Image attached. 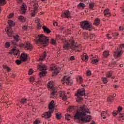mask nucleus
Instances as JSON below:
<instances>
[{
  "label": "nucleus",
  "instance_id": "f257e3e1",
  "mask_svg": "<svg viewBox=\"0 0 124 124\" xmlns=\"http://www.w3.org/2000/svg\"><path fill=\"white\" fill-rule=\"evenodd\" d=\"M90 114L89 109L85 106L80 107L73 116V119L76 123L84 124L91 122V116L87 115Z\"/></svg>",
  "mask_w": 124,
  "mask_h": 124
},
{
  "label": "nucleus",
  "instance_id": "f03ea898",
  "mask_svg": "<svg viewBox=\"0 0 124 124\" xmlns=\"http://www.w3.org/2000/svg\"><path fill=\"white\" fill-rule=\"evenodd\" d=\"M38 36L37 42L40 44L41 46L46 47V46L49 45V38L47 36L43 34L39 35Z\"/></svg>",
  "mask_w": 124,
  "mask_h": 124
},
{
  "label": "nucleus",
  "instance_id": "7ed1b4c3",
  "mask_svg": "<svg viewBox=\"0 0 124 124\" xmlns=\"http://www.w3.org/2000/svg\"><path fill=\"white\" fill-rule=\"evenodd\" d=\"M80 26L81 29H82V30H84L85 31H92L93 30V24L87 20H84L80 22Z\"/></svg>",
  "mask_w": 124,
  "mask_h": 124
},
{
  "label": "nucleus",
  "instance_id": "20e7f679",
  "mask_svg": "<svg viewBox=\"0 0 124 124\" xmlns=\"http://www.w3.org/2000/svg\"><path fill=\"white\" fill-rule=\"evenodd\" d=\"M63 49L65 50H69L70 48L73 50V51H76V52H80L79 49V46L74 44V41H72L71 46L69 45V43H65L63 46Z\"/></svg>",
  "mask_w": 124,
  "mask_h": 124
},
{
  "label": "nucleus",
  "instance_id": "39448f33",
  "mask_svg": "<svg viewBox=\"0 0 124 124\" xmlns=\"http://www.w3.org/2000/svg\"><path fill=\"white\" fill-rule=\"evenodd\" d=\"M37 70L41 71L39 74L40 77H44L47 73V66L45 64H42V63H40L38 64V65L37 66Z\"/></svg>",
  "mask_w": 124,
  "mask_h": 124
},
{
  "label": "nucleus",
  "instance_id": "423d86ee",
  "mask_svg": "<svg viewBox=\"0 0 124 124\" xmlns=\"http://www.w3.org/2000/svg\"><path fill=\"white\" fill-rule=\"evenodd\" d=\"M47 88L48 90H51L52 91L51 93L52 96H54V97H57V95H58V92H57V88H56V87H55L54 81H49L47 83Z\"/></svg>",
  "mask_w": 124,
  "mask_h": 124
},
{
  "label": "nucleus",
  "instance_id": "0eeeda50",
  "mask_svg": "<svg viewBox=\"0 0 124 124\" xmlns=\"http://www.w3.org/2000/svg\"><path fill=\"white\" fill-rule=\"evenodd\" d=\"M61 83L64 86H72L73 80L70 77L64 76L61 79Z\"/></svg>",
  "mask_w": 124,
  "mask_h": 124
},
{
  "label": "nucleus",
  "instance_id": "6e6552de",
  "mask_svg": "<svg viewBox=\"0 0 124 124\" xmlns=\"http://www.w3.org/2000/svg\"><path fill=\"white\" fill-rule=\"evenodd\" d=\"M123 48H124V44L120 45V47L117 48V49L114 52L113 55L114 58H119L123 55Z\"/></svg>",
  "mask_w": 124,
  "mask_h": 124
},
{
  "label": "nucleus",
  "instance_id": "1a4fd4ad",
  "mask_svg": "<svg viewBox=\"0 0 124 124\" xmlns=\"http://www.w3.org/2000/svg\"><path fill=\"white\" fill-rule=\"evenodd\" d=\"M50 70L53 72V75L54 76H56L60 73L61 71V68L60 67H56V64H52L50 65Z\"/></svg>",
  "mask_w": 124,
  "mask_h": 124
},
{
  "label": "nucleus",
  "instance_id": "9d476101",
  "mask_svg": "<svg viewBox=\"0 0 124 124\" xmlns=\"http://www.w3.org/2000/svg\"><path fill=\"white\" fill-rule=\"evenodd\" d=\"M85 94H86V89L84 87L78 90L75 93L76 96H84Z\"/></svg>",
  "mask_w": 124,
  "mask_h": 124
},
{
  "label": "nucleus",
  "instance_id": "9b49d317",
  "mask_svg": "<svg viewBox=\"0 0 124 124\" xmlns=\"http://www.w3.org/2000/svg\"><path fill=\"white\" fill-rule=\"evenodd\" d=\"M13 38L15 39V40L11 41V44L15 47H16V46H18V44L17 42L20 40V36L19 35H16L13 36Z\"/></svg>",
  "mask_w": 124,
  "mask_h": 124
},
{
  "label": "nucleus",
  "instance_id": "f8f14e48",
  "mask_svg": "<svg viewBox=\"0 0 124 124\" xmlns=\"http://www.w3.org/2000/svg\"><path fill=\"white\" fill-rule=\"evenodd\" d=\"M28 10L27 5L25 3H23L22 5L20 7L19 12L22 15H25Z\"/></svg>",
  "mask_w": 124,
  "mask_h": 124
},
{
  "label": "nucleus",
  "instance_id": "ddd939ff",
  "mask_svg": "<svg viewBox=\"0 0 124 124\" xmlns=\"http://www.w3.org/2000/svg\"><path fill=\"white\" fill-rule=\"evenodd\" d=\"M70 15H71L70 12H69V11H66L62 13L61 16L62 18H67V19H69V18H72V16Z\"/></svg>",
  "mask_w": 124,
  "mask_h": 124
},
{
  "label": "nucleus",
  "instance_id": "4468645a",
  "mask_svg": "<svg viewBox=\"0 0 124 124\" xmlns=\"http://www.w3.org/2000/svg\"><path fill=\"white\" fill-rule=\"evenodd\" d=\"M19 59L22 62H27V60H28V54L25 53H21Z\"/></svg>",
  "mask_w": 124,
  "mask_h": 124
},
{
  "label": "nucleus",
  "instance_id": "2eb2a0df",
  "mask_svg": "<svg viewBox=\"0 0 124 124\" xmlns=\"http://www.w3.org/2000/svg\"><path fill=\"white\" fill-rule=\"evenodd\" d=\"M42 118H45L46 120H49L52 117V113L51 112H46L42 115Z\"/></svg>",
  "mask_w": 124,
  "mask_h": 124
},
{
  "label": "nucleus",
  "instance_id": "dca6fc26",
  "mask_svg": "<svg viewBox=\"0 0 124 124\" xmlns=\"http://www.w3.org/2000/svg\"><path fill=\"white\" fill-rule=\"evenodd\" d=\"M48 108L49 109V111L53 113V111H54L53 109L55 108V101H54V100H52L50 102Z\"/></svg>",
  "mask_w": 124,
  "mask_h": 124
},
{
  "label": "nucleus",
  "instance_id": "f3484780",
  "mask_svg": "<svg viewBox=\"0 0 124 124\" xmlns=\"http://www.w3.org/2000/svg\"><path fill=\"white\" fill-rule=\"evenodd\" d=\"M118 110H114L113 112H112V115L113 116V117H116V116H117V115H118V114H120V112H122V111H123V107L119 106L118 108Z\"/></svg>",
  "mask_w": 124,
  "mask_h": 124
},
{
  "label": "nucleus",
  "instance_id": "a211bd4d",
  "mask_svg": "<svg viewBox=\"0 0 124 124\" xmlns=\"http://www.w3.org/2000/svg\"><path fill=\"white\" fill-rule=\"evenodd\" d=\"M25 49V50H28V51H32L33 47H32V45L28 42L26 43Z\"/></svg>",
  "mask_w": 124,
  "mask_h": 124
},
{
  "label": "nucleus",
  "instance_id": "6ab92c4d",
  "mask_svg": "<svg viewBox=\"0 0 124 124\" xmlns=\"http://www.w3.org/2000/svg\"><path fill=\"white\" fill-rule=\"evenodd\" d=\"M81 59L83 61V62H88V59H89V56L87 55V54L84 53L83 55L81 56Z\"/></svg>",
  "mask_w": 124,
  "mask_h": 124
},
{
  "label": "nucleus",
  "instance_id": "aec40b11",
  "mask_svg": "<svg viewBox=\"0 0 124 124\" xmlns=\"http://www.w3.org/2000/svg\"><path fill=\"white\" fill-rule=\"evenodd\" d=\"M17 18L18 20H19V21H20V22H21V23H25V22H26V17H25L23 16H19L17 17Z\"/></svg>",
  "mask_w": 124,
  "mask_h": 124
},
{
  "label": "nucleus",
  "instance_id": "412c9836",
  "mask_svg": "<svg viewBox=\"0 0 124 124\" xmlns=\"http://www.w3.org/2000/svg\"><path fill=\"white\" fill-rule=\"evenodd\" d=\"M43 30L44 31V32H45L46 33L49 34L51 32L50 30L49 29V28H48L47 27H46L45 26H43Z\"/></svg>",
  "mask_w": 124,
  "mask_h": 124
},
{
  "label": "nucleus",
  "instance_id": "4be33fe9",
  "mask_svg": "<svg viewBox=\"0 0 124 124\" xmlns=\"http://www.w3.org/2000/svg\"><path fill=\"white\" fill-rule=\"evenodd\" d=\"M86 7V4H84V3L80 2L78 5V8L79 9H84Z\"/></svg>",
  "mask_w": 124,
  "mask_h": 124
},
{
  "label": "nucleus",
  "instance_id": "5701e85b",
  "mask_svg": "<svg viewBox=\"0 0 124 124\" xmlns=\"http://www.w3.org/2000/svg\"><path fill=\"white\" fill-rule=\"evenodd\" d=\"M113 76V72L112 71H108L106 73V78H111V77Z\"/></svg>",
  "mask_w": 124,
  "mask_h": 124
},
{
  "label": "nucleus",
  "instance_id": "b1692460",
  "mask_svg": "<svg viewBox=\"0 0 124 124\" xmlns=\"http://www.w3.org/2000/svg\"><path fill=\"white\" fill-rule=\"evenodd\" d=\"M8 24L9 26H10V27H14V26H15V22L14 21H13V20H8Z\"/></svg>",
  "mask_w": 124,
  "mask_h": 124
},
{
  "label": "nucleus",
  "instance_id": "393cba45",
  "mask_svg": "<svg viewBox=\"0 0 124 124\" xmlns=\"http://www.w3.org/2000/svg\"><path fill=\"white\" fill-rule=\"evenodd\" d=\"M100 23V19L99 18H96L94 20V23L93 25L95 26H98Z\"/></svg>",
  "mask_w": 124,
  "mask_h": 124
},
{
  "label": "nucleus",
  "instance_id": "a878e982",
  "mask_svg": "<svg viewBox=\"0 0 124 124\" xmlns=\"http://www.w3.org/2000/svg\"><path fill=\"white\" fill-rule=\"evenodd\" d=\"M14 55L15 56V57L16 59H18L20 58V51L19 50H16L15 53H14Z\"/></svg>",
  "mask_w": 124,
  "mask_h": 124
},
{
  "label": "nucleus",
  "instance_id": "bb28decb",
  "mask_svg": "<svg viewBox=\"0 0 124 124\" xmlns=\"http://www.w3.org/2000/svg\"><path fill=\"white\" fill-rule=\"evenodd\" d=\"M77 99L76 100L77 101V102H82V101H83V97H82V96H77Z\"/></svg>",
  "mask_w": 124,
  "mask_h": 124
},
{
  "label": "nucleus",
  "instance_id": "cd10ccee",
  "mask_svg": "<svg viewBox=\"0 0 124 124\" xmlns=\"http://www.w3.org/2000/svg\"><path fill=\"white\" fill-rule=\"evenodd\" d=\"M8 36L9 37H12V36H13V31H6Z\"/></svg>",
  "mask_w": 124,
  "mask_h": 124
},
{
  "label": "nucleus",
  "instance_id": "c85d7f7f",
  "mask_svg": "<svg viewBox=\"0 0 124 124\" xmlns=\"http://www.w3.org/2000/svg\"><path fill=\"white\" fill-rule=\"evenodd\" d=\"M27 99L25 98H23L21 99L20 101V103H21V104H22V105H24V104H25V103H27Z\"/></svg>",
  "mask_w": 124,
  "mask_h": 124
},
{
  "label": "nucleus",
  "instance_id": "c756f323",
  "mask_svg": "<svg viewBox=\"0 0 124 124\" xmlns=\"http://www.w3.org/2000/svg\"><path fill=\"white\" fill-rule=\"evenodd\" d=\"M101 79H102V81L104 84H107V83H108V79H107V77L102 78Z\"/></svg>",
  "mask_w": 124,
  "mask_h": 124
},
{
  "label": "nucleus",
  "instance_id": "7c9ffc66",
  "mask_svg": "<svg viewBox=\"0 0 124 124\" xmlns=\"http://www.w3.org/2000/svg\"><path fill=\"white\" fill-rule=\"evenodd\" d=\"M65 119L67 120V121H70V119H71V115H70L68 113H66L65 115Z\"/></svg>",
  "mask_w": 124,
  "mask_h": 124
},
{
  "label": "nucleus",
  "instance_id": "2f4dec72",
  "mask_svg": "<svg viewBox=\"0 0 124 124\" xmlns=\"http://www.w3.org/2000/svg\"><path fill=\"white\" fill-rule=\"evenodd\" d=\"M108 101H110V103H112L114 101V97L113 96L109 95L108 97Z\"/></svg>",
  "mask_w": 124,
  "mask_h": 124
},
{
  "label": "nucleus",
  "instance_id": "473e14b6",
  "mask_svg": "<svg viewBox=\"0 0 124 124\" xmlns=\"http://www.w3.org/2000/svg\"><path fill=\"white\" fill-rule=\"evenodd\" d=\"M33 7H34V11L37 12V9L38 8V3H35L33 4Z\"/></svg>",
  "mask_w": 124,
  "mask_h": 124
},
{
  "label": "nucleus",
  "instance_id": "72a5a7b5",
  "mask_svg": "<svg viewBox=\"0 0 124 124\" xmlns=\"http://www.w3.org/2000/svg\"><path fill=\"white\" fill-rule=\"evenodd\" d=\"M56 118L57 120H61L62 119V114L61 113H56Z\"/></svg>",
  "mask_w": 124,
  "mask_h": 124
},
{
  "label": "nucleus",
  "instance_id": "f704fd0d",
  "mask_svg": "<svg viewBox=\"0 0 124 124\" xmlns=\"http://www.w3.org/2000/svg\"><path fill=\"white\" fill-rule=\"evenodd\" d=\"M7 1L6 0H0V5L3 6L4 4L6 3Z\"/></svg>",
  "mask_w": 124,
  "mask_h": 124
},
{
  "label": "nucleus",
  "instance_id": "c9c22d12",
  "mask_svg": "<svg viewBox=\"0 0 124 124\" xmlns=\"http://www.w3.org/2000/svg\"><path fill=\"white\" fill-rule=\"evenodd\" d=\"M109 51H105L103 52V56L104 57H105V58H107V57H108V56H109Z\"/></svg>",
  "mask_w": 124,
  "mask_h": 124
},
{
  "label": "nucleus",
  "instance_id": "e433bc0d",
  "mask_svg": "<svg viewBox=\"0 0 124 124\" xmlns=\"http://www.w3.org/2000/svg\"><path fill=\"white\" fill-rule=\"evenodd\" d=\"M94 3H90L89 4L90 9H93V7H94Z\"/></svg>",
  "mask_w": 124,
  "mask_h": 124
},
{
  "label": "nucleus",
  "instance_id": "4c0bfd02",
  "mask_svg": "<svg viewBox=\"0 0 124 124\" xmlns=\"http://www.w3.org/2000/svg\"><path fill=\"white\" fill-rule=\"evenodd\" d=\"M12 31V27L9 26L7 29H5V31Z\"/></svg>",
  "mask_w": 124,
  "mask_h": 124
},
{
  "label": "nucleus",
  "instance_id": "58836bf2",
  "mask_svg": "<svg viewBox=\"0 0 124 124\" xmlns=\"http://www.w3.org/2000/svg\"><path fill=\"white\" fill-rule=\"evenodd\" d=\"M5 47L7 48H8L9 47H10V42H6L5 43Z\"/></svg>",
  "mask_w": 124,
  "mask_h": 124
},
{
  "label": "nucleus",
  "instance_id": "ea45409f",
  "mask_svg": "<svg viewBox=\"0 0 124 124\" xmlns=\"http://www.w3.org/2000/svg\"><path fill=\"white\" fill-rule=\"evenodd\" d=\"M108 13H110V12H109V9H107L104 11V14L105 16H106L107 14H108Z\"/></svg>",
  "mask_w": 124,
  "mask_h": 124
},
{
  "label": "nucleus",
  "instance_id": "a19ab883",
  "mask_svg": "<svg viewBox=\"0 0 124 124\" xmlns=\"http://www.w3.org/2000/svg\"><path fill=\"white\" fill-rule=\"evenodd\" d=\"M4 68L5 69H6L7 72H10V71H11V69L9 68L8 66H4Z\"/></svg>",
  "mask_w": 124,
  "mask_h": 124
},
{
  "label": "nucleus",
  "instance_id": "79ce46f5",
  "mask_svg": "<svg viewBox=\"0 0 124 124\" xmlns=\"http://www.w3.org/2000/svg\"><path fill=\"white\" fill-rule=\"evenodd\" d=\"M16 64H17V65H19V64H21V63H22V61L17 59L16 61Z\"/></svg>",
  "mask_w": 124,
  "mask_h": 124
},
{
  "label": "nucleus",
  "instance_id": "37998d69",
  "mask_svg": "<svg viewBox=\"0 0 124 124\" xmlns=\"http://www.w3.org/2000/svg\"><path fill=\"white\" fill-rule=\"evenodd\" d=\"M50 43H51V44H52L53 45H56V43H57V42L54 39H51L50 41Z\"/></svg>",
  "mask_w": 124,
  "mask_h": 124
},
{
  "label": "nucleus",
  "instance_id": "c03bdc74",
  "mask_svg": "<svg viewBox=\"0 0 124 124\" xmlns=\"http://www.w3.org/2000/svg\"><path fill=\"white\" fill-rule=\"evenodd\" d=\"M46 57H47V53L44 51L42 54V58H43V59H45Z\"/></svg>",
  "mask_w": 124,
  "mask_h": 124
},
{
  "label": "nucleus",
  "instance_id": "a18cd8bd",
  "mask_svg": "<svg viewBox=\"0 0 124 124\" xmlns=\"http://www.w3.org/2000/svg\"><path fill=\"white\" fill-rule=\"evenodd\" d=\"M35 13H37V12L35 11H33V12L31 13V16L32 17H35Z\"/></svg>",
  "mask_w": 124,
  "mask_h": 124
},
{
  "label": "nucleus",
  "instance_id": "49530a36",
  "mask_svg": "<svg viewBox=\"0 0 124 124\" xmlns=\"http://www.w3.org/2000/svg\"><path fill=\"white\" fill-rule=\"evenodd\" d=\"M86 74H87V76H91V75H92V72H91L90 70H88L86 71Z\"/></svg>",
  "mask_w": 124,
  "mask_h": 124
},
{
  "label": "nucleus",
  "instance_id": "de8ad7c7",
  "mask_svg": "<svg viewBox=\"0 0 124 124\" xmlns=\"http://www.w3.org/2000/svg\"><path fill=\"white\" fill-rule=\"evenodd\" d=\"M14 46V48H12V53H14V54L16 52V51H17V50L16 49V46Z\"/></svg>",
  "mask_w": 124,
  "mask_h": 124
},
{
  "label": "nucleus",
  "instance_id": "09e8293b",
  "mask_svg": "<svg viewBox=\"0 0 124 124\" xmlns=\"http://www.w3.org/2000/svg\"><path fill=\"white\" fill-rule=\"evenodd\" d=\"M62 99L64 101L67 100V96H66V95H64L62 97Z\"/></svg>",
  "mask_w": 124,
  "mask_h": 124
},
{
  "label": "nucleus",
  "instance_id": "8fccbe9b",
  "mask_svg": "<svg viewBox=\"0 0 124 124\" xmlns=\"http://www.w3.org/2000/svg\"><path fill=\"white\" fill-rule=\"evenodd\" d=\"M13 16H14V14H10L8 16V19H11V18H12V17H13Z\"/></svg>",
  "mask_w": 124,
  "mask_h": 124
},
{
  "label": "nucleus",
  "instance_id": "3c124183",
  "mask_svg": "<svg viewBox=\"0 0 124 124\" xmlns=\"http://www.w3.org/2000/svg\"><path fill=\"white\" fill-rule=\"evenodd\" d=\"M93 63H95V64H97V62H98V60L97 59L93 60Z\"/></svg>",
  "mask_w": 124,
  "mask_h": 124
},
{
  "label": "nucleus",
  "instance_id": "603ef678",
  "mask_svg": "<svg viewBox=\"0 0 124 124\" xmlns=\"http://www.w3.org/2000/svg\"><path fill=\"white\" fill-rule=\"evenodd\" d=\"M30 82H34V80L35 79H34V78L31 77H30Z\"/></svg>",
  "mask_w": 124,
  "mask_h": 124
},
{
  "label": "nucleus",
  "instance_id": "864d4df0",
  "mask_svg": "<svg viewBox=\"0 0 124 124\" xmlns=\"http://www.w3.org/2000/svg\"><path fill=\"white\" fill-rule=\"evenodd\" d=\"M40 22V19L37 18H36L35 20V23H36V24H38V23H39Z\"/></svg>",
  "mask_w": 124,
  "mask_h": 124
},
{
  "label": "nucleus",
  "instance_id": "5fc2aeb1",
  "mask_svg": "<svg viewBox=\"0 0 124 124\" xmlns=\"http://www.w3.org/2000/svg\"><path fill=\"white\" fill-rule=\"evenodd\" d=\"M106 115V112L103 111L101 113V117H104Z\"/></svg>",
  "mask_w": 124,
  "mask_h": 124
},
{
  "label": "nucleus",
  "instance_id": "6e6d98bb",
  "mask_svg": "<svg viewBox=\"0 0 124 124\" xmlns=\"http://www.w3.org/2000/svg\"><path fill=\"white\" fill-rule=\"evenodd\" d=\"M42 27V25H41V24H40V23L37 24V29H38L39 30V29H40V28H41Z\"/></svg>",
  "mask_w": 124,
  "mask_h": 124
},
{
  "label": "nucleus",
  "instance_id": "4d7b16f0",
  "mask_svg": "<svg viewBox=\"0 0 124 124\" xmlns=\"http://www.w3.org/2000/svg\"><path fill=\"white\" fill-rule=\"evenodd\" d=\"M22 29L24 31H26L27 30H28V27L26 26H24L22 27Z\"/></svg>",
  "mask_w": 124,
  "mask_h": 124
},
{
  "label": "nucleus",
  "instance_id": "13d9d810",
  "mask_svg": "<svg viewBox=\"0 0 124 124\" xmlns=\"http://www.w3.org/2000/svg\"><path fill=\"white\" fill-rule=\"evenodd\" d=\"M69 59H70V61H74V60H75V58L73 56H71Z\"/></svg>",
  "mask_w": 124,
  "mask_h": 124
},
{
  "label": "nucleus",
  "instance_id": "bf43d9fd",
  "mask_svg": "<svg viewBox=\"0 0 124 124\" xmlns=\"http://www.w3.org/2000/svg\"><path fill=\"white\" fill-rule=\"evenodd\" d=\"M32 74V69H30L29 71V75H31Z\"/></svg>",
  "mask_w": 124,
  "mask_h": 124
},
{
  "label": "nucleus",
  "instance_id": "052dcab7",
  "mask_svg": "<svg viewBox=\"0 0 124 124\" xmlns=\"http://www.w3.org/2000/svg\"><path fill=\"white\" fill-rule=\"evenodd\" d=\"M64 95V92H62L60 94V97H62Z\"/></svg>",
  "mask_w": 124,
  "mask_h": 124
},
{
  "label": "nucleus",
  "instance_id": "680f3d73",
  "mask_svg": "<svg viewBox=\"0 0 124 124\" xmlns=\"http://www.w3.org/2000/svg\"><path fill=\"white\" fill-rule=\"evenodd\" d=\"M124 113H120L119 114V118H120V119H122V118L124 117Z\"/></svg>",
  "mask_w": 124,
  "mask_h": 124
},
{
  "label": "nucleus",
  "instance_id": "e2e57ef3",
  "mask_svg": "<svg viewBox=\"0 0 124 124\" xmlns=\"http://www.w3.org/2000/svg\"><path fill=\"white\" fill-rule=\"evenodd\" d=\"M119 31H124V28L123 26H120L119 27Z\"/></svg>",
  "mask_w": 124,
  "mask_h": 124
},
{
  "label": "nucleus",
  "instance_id": "0e129e2a",
  "mask_svg": "<svg viewBox=\"0 0 124 124\" xmlns=\"http://www.w3.org/2000/svg\"><path fill=\"white\" fill-rule=\"evenodd\" d=\"M106 16V17H110V16H111V13H109L108 14H107Z\"/></svg>",
  "mask_w": 124,
  "mask_h": 124
},
{
  "label": "nucleus",
  "instance_id": "69168bd1",
  "mask_svg": "<svg viewBox=\"0 0 124 124\" xmlns=\"http://www.w3.org/2000/svg\"><path fill=\"white\" fill-rule=\"evenodd\" d=\"M34 124H38V121H35L33 123Z\"/></svg>",
  "mask_w": 124,
  "mask_h": 124
},
{
  "label": "nucleus",
  "instance_id": "338daca9",
  "mask_svg": "<svg viewBox=\"0 0 124 124\" xmlns=\"http://www.w3.org/2000/svg\"><path fill=\"white\" fill-rule=\"evenodd\" d=\"M54 26H58V23L57 22H55L54 24H53Z\"/></svg>",
  "mask_w": 124,
  "mask_h": 124
},
{
  "label": "nucleus",
  "instance_id": "774afa93",
  "mask_svg": "<svg viewBox=\"0 0 124 124\" xmlns=\"http://www.w3.org/2000/svg\"><path fill=\"white\" fill-rule=\"evenodd\" d=\"M18 3H22V0H19L17 1Z\"/></svg>",
  "mask_w": 124,
  "mask_h": 124
}]
</instances>
